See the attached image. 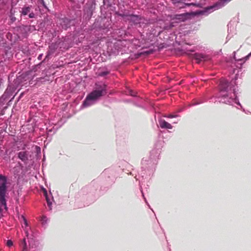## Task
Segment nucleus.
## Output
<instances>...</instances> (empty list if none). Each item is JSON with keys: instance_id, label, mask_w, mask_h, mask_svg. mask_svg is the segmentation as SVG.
Returning <instances> with one entry per match:
<instances>
[{"instance_id": "nucleus-1", "label": "nucleus", "mask_w": 251, "mask_h": 251, "mask_svg": "<svg viewBox=\"0 0 251 251\" xmlns=\"http://www.w3.org/2000/svg\"><path fill=\"white\" fill-rule=\"evenodd\" d=\"M219 88V96L211 98L210 102H216L218 99L219 102L230 105L236 103L242 107L237 98L235 86L232 82H229L225 78H221Z\"/></svg>"}, {"instance_id": "nucleus-2", "label": "nucleus", "mask_w": 251, "mask_h": 251, "mask_svg": "<svg viewBox=\"0 0 251 251\" xmlns=\"http://www.w3.org/2000/svg\"><path fill=\"white\" fill-rule=\"evenodd\" d=\"M106 94L107 85L102 82L96 83L95 89L87 95L81 108H86L95 104L101 97Z\"/></svg>"}, {"instance_id": "nucleus-3", "label": "nucleus", "mask_w": 251, "mask_h": 251, "mask_svg": "<svg viewBox=\"0 0 251 251\" xmlns=\"http://www.w3.org/2000/svg\"><path fill=\"white\" fill-rule=\"evenodd\" d=\"M7 178L6 176L0 174V218L3 216L4 210H7L5 195L7 189Z\"/></svg>"}, {"instance_id": "nucleus-4", "label": "nucleus", "mask_w": 251, "mask_h": 251, "mask_svg": "<svg viewBox=\"0 0 251 251\" xmlns=\"http://www.w3.org/2000/svg\"><path fill=\"white\" fill-rule=\"evenodd\" d=\"M25 232L28 239V244L26 242V239L24 238L22 239L20 243V246L22 250V251H39L38 248L39 243L35 241L33 239H30L29 240L28 233L27 230H25Z\"/></svg>"}, {"instance_id": "nucleus-5", "label": "nucleus", "mask_w": 251, "mask_h": 251, "mask_svg": "<svg viewBox=\"0 0 251 251\" xmlns=\"http://www.w3.org/2000/svg\"><path fill=\"white\" fill-rule=\"evenodd\" d=\"M127 42V40L117 41L113 45V49H111V53L114 54L125 53L129 48Z\"/></svg>"}, {"instance_id": "nucleus-6", "label": "nucleus", "mask_w": 251, "mask_h": 251, "mask_svg": "<svg viewBox=\"0 0 251 251\" xmlns=\"http://www.w3.org/2000/svg\"><path fill=\"white\" fill-rule=\"evenodd\" d=\"M231 0H220L214 5L206 7L204 10L196 11L194 13L197 15H204L205 14L210 13L216 10H218L223 7L226 3L229 2Z\"/></svg>"}, {"instance_id": "nucleus-7", "label": "nucleus", "mask_w": 251, "mask_h": 251, "mask_svg": "<svg viewBox=\"0 0 251 251\" xmlns=\"http://www.w3.org/2000/svg\"><path fill=\"white\" fill-rule=\"evenodd\" d=\"M116 14L135 25L140 23L141 21V18L140 16L134 14H129L128 12L121 13L120 12H116Z\"/></svg>"}, {"instance_id": "nucleus-8", "label": "nucleus", "mask_w": 251, "mask_h": 251, "mask_svg": "<svg viewBox=\"0 0 251 251\" xmlns=\"http://www.w3.org/2000/svg\"><path fill=\"white\" fill-rule=\"evenodd\" d=\"M127 41H128L127 44L129 48L131 47L135 49L141 47L144 44L143 43V40L140 41V39L135 38L127 40Z\"/></svg>"}, {"instance_id": "nucleus-9", "label": "nucleus", "mask_w": 251, "mask_h": 251, "mask_svg": "<svg viewBox=\"0 0 251 251\" xmlns=\"http://www.w3.org/2000/svg\"><path fill=\"white\" fill-rule=\"evenodd\" d=\"M194 59L197 61L198 63H200L201 61H206L208 60L209 57L207 55L201 53H196L194 55Z\"/></svg>"}, {"instance_id": "nucleus-10", "label": "nucleus", "mask_w": 251, "mask_h": 251, "mask_svg": "<svg viewBox=\"0 0 251 251\" xmlns=\"http://www.w3.org/2000/svg\"><path fill=\"white\" fill-rule=\"evenodd\" d=\"M159 125L161 128L164 129H172L173 126L169 123L165 121L164 120L160 119L158 121Z\"/></svg>"}, {"instance_id": "nucleus-11", "label": "nucleus", "mask_w": 251, "mask_h": 251, "mask_svg": "<svg viewBox=\"0 0 251 251\" xmlns=\"http://www.w3.org/2000/svg\"><path fill=\"white\" fill-rule=\"evenodd\" d=\"M18 156L23 162H26L28 160V153L26 151L19 152Z\"/></svg>"}, {"instance_id": "nucleus-12", "label": "nucleus", "mask_w": 251, "mask_h": 251, "mask_svg": "<svg viewBox=\"0 0 251 251\" xmlns=\"http://www.w3.org/2000/svg\"><path fill=\"white\" fill-rule=\"evenodd\" d=\"M71 20L67 18H63L61 20V25L63 27L67 28L70 26Z\"/></svg>"}, {"instance_id": "nucleus-13", "label": "nucleus", "mask_w": 251, "mask_h": 251, "mask_svg": "<svg viewBox=\"0 0 251 251\" xmlns=\"http://www.w3.org/2000/svg\"><path fill=\"white\" fill-rule=\"evenodd\" d=\"M30 6L24 7L22 8V10L21 11V15H23V16H25L28 13L30 12Z\"/></svg>"}, {"instance_id": "nucleus-14", "label": "nucleus", "mask_w": 251, "mask_h": 251, "mask_svg": "<svg viewBox=\"0 0 251 251\" xmlns=\"http://www.w3.org/2000/svg\"><path fill=\"white\" fill-rule=\"evenodd\" d=\"M15 13V9H14L13 8H11V10H10V11L9 17H10L11 21L12 23L15 22V21L16 20V17L14 16Z\"/></svg>"}, {"instance_id": "nucleus-15", "label": "nucleus", "mask_w": 251, "mask_h": 251, "mask_svg": "<svg viewBox=\"0 0 251 251\" xmlns=\"http://www.w3.org/2000/svg\"><path fill=\"white\" fill-rule=\"evenodd\" d=\"M110 73V71H100L98 75L100 76H104L107 75H108Z\"/></svg>"}, {"instance_id": "nucleus-16", "label": "nucleus", "mask_w": 251, "mask_h": 251, "mask_svg": "<svg viewBox=\"0 0 251 251\" xmlns=\"http://www.w3.org/2000/svg\"><path fill=\"white\" fill-rule=\"evenodd\" d=\"M6 37L8 40H9L11 42H14V39L13 37V35L10 32H8L6 34Z\"/></svg>"}, {"instance_id": "nucleus-17", "label": "nucleus", "mask_w": 251, "mask_h": 251, "mask_svg": "<svg viewBox=\"0 0 251 251\" xmlns=\"http://www.w3.org/2000/svg\"><path fill=\"white\" fill-rule=\"evenodd\" d=\"M167 47V45L166 43L160 44L157 46L158 50H161L162 49L165 48Z\"/></svg>"}, {"instance_id": "nucleus-18", "label": "nucleus", "mask_w": 251, "mask_h": 251, "mask_svg": "<svg viewBox=\"0 0 251 251\" xmlns=\"http://www.w3.org/2000/svg\"><path fill=\"white\" fill-rule=\"evenodd\" d=\"M127 95H129L131 96L135 97L136 95L135 94V93L131 89H128L127 91L126 92Z\"/></svg>"}, {"instance_id": "nucleus-19", "label": "nucleus", "mask_w": 251, "mask_h": 251, "mask_svg": "<svg viewBox=\"0 0 251 251\" xmlns=\"http://www.w3.org/2000/svg\"><path fill=\"white\" fill-rule=\"evenodd\" d=\"M48 219L47 218V217L43 216L42 217L41 222H42V224L43 225H45L46 224H47V222H48Z\"/></svg>"}, {"instance_id": "nucleus-20", "label": "nucleus", "mask_w": 251, "mask_h": 251, "mask_svg": "<svg viewBox=\"0 0 251 251\" xmlns=\"http://www.w3.org/2000/svg\"><path fill=\"white\" fill-rule=\"evenodd\" d=\"M47 131L48 134H50V133H51L52 131L53 133H54L55 131V130L54 129V127H53L51 128H49V127H47Z\"/></svg>"}, {"instance_id": "nucleus-21", "label": "nucleus", "mask_w": 251, "mask_h": 251, "mask_svg": "<svg viewBox=\"0 0 251 251\" xmlns=\"http://www.w3.org/2000/svg\"><path fill=\"white\" fill-rule=\"evenodd\" d=\"M152 52H153V50H146V51H145L144 52H142L140 54H149L151 53Z\"/></svg>"}, {"instance_id": "nucleus-22", "label": "nucleus", "mask_w": 251, "mask_h": 251, "mask_svg": "<svg viewBox=\"0 0 251 251\" xmlns=\"http://www.w3.org/2000/svg\"><path fill=\"white\" fill-rule=\"evenodd\" d=\"M6 245L9 247L12 246H13L12 241L11 240H7V242H6Z\"/></svg>"}, {"instance_id": "nucleus-23", "label": "nucleus", "mask_w": 251, "mask_h": 251, "mask_svg": "<svg viewBox=\"0 0 251 251\" xmlns=\"http://www.w3.org/2000/svg\"><path fill=\"white\" fill-rule=\"evenodd\" d=\"M204 101H202L201 100H200L199 101H197V102H193L191 105V106H194V105H197V104H201V103H203Z\"/></svg>"}, {"instance_id": "nucleus-24", "label": "nucleus", "mask_w": 251, "mask_h": 251, "mask_svg": "<svg viewBox=\"0 0 251 251\" xmlns=\"http://www.w3.org/2000/svg\"><path fill=\"white\" fill-rule=\"evenodd\" d=\"M47 202L48 206L49 207L50 210L51 209V202L50 201V200L48 197H46Z\"/></svg>"}, {"instance_id": "nucleus-25", "label": "nucleus", "mask_w": 251, "mask_h": 251, "mask_svg": "<svg viewBox=\"0 0 251 251\" xmlns=\"http://www.w3.org/2000/svg\"><path fill=\"white\" fill-rule=\"evenodd\" d=\"M140 187H141V185H140ZM141 189H142V188H141ZM141 192H142V196H143V198H144V200H145V202H146V203L148 204V205L149 206V207L150 208V205H149V203H148V202H147V200H146V198L144 197V193H143L142 190H141Z\"/></svg>"}, {"instance_id": "nucleus-26", "label": "nucleus", "mask_w": 251, "mask_h": 251, "mask_svg": "<svg viewBox=\"0 0 251 251\" xmlns=\"http://www.w3.org/2000/svg\"><path fill=\"white\" fill-rule=\"evenodd\" d=\"M28 17L30 18H33L35 17V14L33 12H31L29 14Z\"/></svg>"}, {"instance_id": "nucleus-27", "label": "nucleus", "mask_w": 251, "mask_h": 251, "mask_svg": "<svg viewBox=\"0 0 251 251\" xmlns=\"http://www.w3.org/2000/svg\"><path fill=\"white\" fill-rule=\"evenodd\" d=\"M22 218L23 219V220L24 221V224L25 225V226H27V221H26V219L25 218V217L24 216H22Z\"/></svg>"}, {"instance_id": "nucleus-28", "label": "nucleus", "mask_w": 251, "mask_h": 251, "mask_svg": "<svg viewBox=\"0 0 251 251\" xmlns=\"http://www.w3.org/2000/svg\"><path fill=\"white\" fill-rule=\"evenodd\" d=\"M39 1L40 2V3L41 4H42V5L44 7H46V6L45 5V3L44 1V0H39Z\"/></svg>"}, {"instance_id": "nucleus-29", "label": "nucleus", "mask_w": 251, "mask_h": 251, "mask_svg": "<svg viewBox=\"0 0 251 251\" xmlns=\"http://www.w3.org/2000/svg\"><path fill=\"white\" fill-rule=\"evenodd\" d=\"M176 116H177L176 115H174L170 114L168 116H166V117H168V118H174V117H176Z\"/></svg>"}, {"instance_id": "nucleus-30", "label": "nucleus", "mask_w": 251, "mask_h": 251, "mask_svg": "<svg viewBox=\"0 0 251 251\" xmlns=\"http://www.w3.org/2000/svg\"><path fill=\"white\" fill-rule=\"evenodd\" d=\"M43 55V54L42 53L39 54V56H38V59L39 60H41L42 58Z\"/></svg>"}, {"instance_id": "nucleus-31", "label": "nucleus", "mask_w": 251, "mask_h": 251, "mask_svg": "<svg viewBox=\"0 0 251 251\" xmlns=\"http://www.w3.org/2000/svg\"><path fill=\"white\" fill-rule=\"evenodd\" d=\"M51 54V52L50 51H48L47 54L46 56V58H47Z\"/></svg>"}, {"instance_id": "nucleus-32", "label": "nucleus", "mask_w": 251, "mask_h": 251, "mask_svg": "<svg viewBox=\"0 0 251 251\" xmlns=\"http://www.w3.org/2000/svg\"><path fill=\"white\" fill-rule=\"evenodd\" d=\"M36 151L37 152H40L41 151V149L39 147H38V146H36Z\"/></svg>"}, {"instance_id": "nucleus-33", "label": "nucleus", "mask_w": 251, "mask_h": 251, "mask_svg": "<svg viewBox=\"0 0 251 251\" xmlns=\"http://www.w3.org/2000/svg\"><path fill=\"white\" fill-rule=\"evenodd\" d=\"M151 38L152 39L150 41V42H152L155 39V37L153 35L151 36Z\"/></svg>"}, {"instance_id": "nucleus-34", "label": "nucleus", "mask_w": 251, "mask_h": 251, "mask_svg": "<svg viewBox=\"0 0 251 251\" xmlns=\"http://www.w3.org/2000/svg\"><path fill=\"white\" fill-rule=\"evenodd\" d=\"M147 42V43H149V47L150 46V45H153V43H150L148 41V40H147V41H145V44H146V43Z\"/></svg>"}, {"instance_id": "nucleus-35", "label": "nucleus", "mask_w": 251, "mask_h": 251, "mask_svg": "<svg viewBox=\"0 0 251 251\" xmlns=\"http://www.w3.org/2000/svg\"><path fill=\"white\" fill-rule=\"evenodd\" d=\"M3 41L2 38L0 35V47H1V42Z\"/></svg>"}, {"instance_id": "nucleus-36", "label": "nucleus", "mask_w": 251, "mask_h": 251, "mask_svg": "<svg viewBox=\"0 0 251 251\" xmlns=\"http://www.w3.org/2000/svg\"><path fill=\"white\" fill-rule=\"evenodd\" d=\"M147 47V46H143V48H146Z\"/></svg>"}, {"instance_id": "nucleus-37", "label": "nucleus", "mask_w": 251, "mask_h": 251, "mask_svg": "<svg viewBox=\"0 0 251 251\" xmlns=\"http://www.w3.org/2000/svg\"><path fill=\"white\" fill-rule=\"evenodd\" d=\"M108 0H103V3L105 4L106 1H108Z\"/></svg>"}, {"instance_id": "nucleus-38", "label": "nucleus", "mask_w": 251, "mask_h": 251, "mask_svg": "<svg viewBox=\"0 0 251 251\" xmlns=\"http://www.w3.org/2000/svg\"><path fill=\"white\" fill-rule=\"evenodd\" d=\"M136 177H137L136 176H135V178H136V179L137 180V179H138V178H136Z\"/></svg>"}, {"instance_id": "nucleus-39", "label": "nucleus", "mask_w": 251, "mask_h": 251, "mask_svg": "<svg viewBox=\"0 0 251 251\" xmlns=\"http://www.w3.org/2000/svg\"><path fill=\"white\" fill-rule=\"evenodd\" d=\"M82 2H83L85 0H81Z\"/></svg>"}]
</instances>
